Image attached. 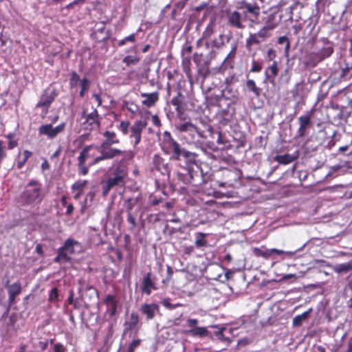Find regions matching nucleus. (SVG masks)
Segmentation results:
<instances>
[{
  "mask_svg": "<svg viewBox=\"0 0 352 352\" xmlns=\"http://www.w3.org/2000/svg\"><path fill=\"white\" fill-rule=\"evenodd\" d=\"M223 43V36L221 34L217 35L213 28L209 26L203 33L202 38H199V48L204 47L206 49V55L210 54L213 51L214 47L218 48ZM204 56V52L199 53V64L203 62L204 64L208 65V63L203 59ZM209 73L210 67L208 65L206 66V69L204 67L202 69H199V75L201 74L204 76V80L201 85V89L203 91L206 90L208 91V93H206L205 96V105L206 109H208V111H210L211 107H217L221 100L219 96L211 92L212 89L210 87L205 85L206 80L210 77Z\"/></svg>",
  "mask_w": 352,
  "mask_h": 352,
  "instance_id": "f257e3e1",
  "label": "nucleus"
},
{
  "mask_svg": "<svg viewBox=\"0 0 352 352\" xmlns=\"http://www.w3.org/2000/svg\"><path fill=\"white\" fill-rule=\"evenodd\" d=\"M199 172L202 182L201 189L204 193L211 195L215 193V188L233 187L241 177V171L238 168H222L214 175L211 168H208L206 163L199 161Z\"/></svg>",
  "mask_w": 352,
  "mask_h": 352,
  "instance_id": "f03ea898",
  "label": "nucleus"
},
{
  "mask_svg": "<svg viewBox=\"0 0 352 352\" xmlns=\"http://www.w3.org/2000/svg\"><path fill=\"white\" fill-rule=\"evenodd\" d=\"M103 136L104 140L98 147L100 155L94 159L91 165H95L101 161L111 160L120 155H123V161L133 159L134 154L132 151H122L111 147L113 144L120 143V139L114 131H106L104 132Z\"/></svg>",
  "mask_w": 352,
  "mask_h": 352,
  "instance_id": "7ed1b4c3",
  "label": "nucleus"
},
{
  "mask_svg": "<svg viewBox=\"0 0 352 352\" xmlns=\"http://www.w3.org/2000/svg\"><path fill=\"white\" fill-rule=\"evenodd\" d=\"M199 144L201 147H207L214 151L218 148L219 144H223L222 149H229L232 147L228 141L224 140L220 132L214 131L213 127L208 123L201 122L199 125Z\"/></svg>",
  "mask_w": 352,
  "mask_h": 352,
  "instance_id": "20e7f679",
  "label": "nucleus"
},
{
  "mask_svg": "<svg viewBox=\"0 0 352 352\" xmlns=\"http://www.w3.org/2000/svg\"><path fill=\"white\" fill-rule=\"evenodd\" d=\"M126 176L127 169L123 165L118 164L109 170L106 175V178L101 182L102 196L107 197L113 188L124 186Z\"/></svg>",
  "mask_w": 352,
  "mask_h": 352,
  "instance_id": "39448f33",
  "label": "nucleus"
},
{
  "mask_svg": "<svg viewBox=\"0 0 352 352\" xmlns=\"http://www.w3.org/2000/svg\"><path fill=\"white\" fill-rule=\"evenodd\" d=\"M45 192L41 184L35 180L30 181L20 195V201L23 205H38L41 203Z\"/></svg>",
  "mask_w": 352,
  "mask_h": 352,
  "instance_id": "423d86ee",
  "label": "nucleus"
},
{
  "mask_svg": "<svg viewBox=\"0 0 352 352\" xmlns=\"http://www.w3.org/2000/svg\"><path fill=\"white\" fill-rule=\"evenodd\" d=\"M333 52L334 49L332 43L327 41L322 47H318L314 51L306 52L304 56V65L307 67H315L320 63L330 57Z\"/></svg>",
  "mask_w": 352,
  "mask_h": 352,
  "instance_id": "0eeeda50",
  "label": "nucleus"
},
{
  "mask_svg": "<svg viewBox=\"0 0 352 352\" xmlns=\"http://www.w3.org/2000/svg\"><path fill=\"white\" fill-rule=\"evenodd\" d=\"M264 0H241L236 6L237 9H244V15L254 22L258 20L260 15V6L258 2L263 3Z\"/></svg>",
  "mask_w": 352,
  "mask_h": 352,
  "instance_id": "6e6552de",
  "label": "nucleus"
},
{
  "mask_svg": "<svg viewBox=\"0 0 352 352\" xmlns=\"http://www.w3.org/2000/svg\"><path fill=\"white\" fill-rule=\"evenodd\" d=\"M223 274V270L219 265L210 264L205 268L203 276L207 280H219L223 283L232 275V273L229 271Z\"/></svg>",
  "mask_w": 352,
  "mask_h": 352,
  "instance_id": "1a4fd4ad",
  "label": "nucleus"
},
{
  "mask_svg": "<svg viewBox=\"0 0 352 352\" xmlns=\"http://www.w3.org/2000/svg\"><path fill=\"white\" fill-rule=\"evenodd\" d=\"M58 93L55 89L47 88L42 94L39 101L36 104V108L42 107L43 109L44 115H45Z\"/></svg>",
  "mask_w": 352,
  "mask_h": 352,
  "instance_id": "9d476101",
  "label": "nucleus"
},
{
  "mask_svg": "<svg viewBox=\"0 0 352 352\" xmlns=\"http://www.w3.org/2000/svg\"><path fill=\"white\" fill-rule=\"evenodd\" d=\"M315 111V109L312 108L307 113L298 118L299 127L296 132L297 138H304L308 134V130L311 126V118Z\"/></svg>",
  "mask_w": 352,
  "mask_h": 352,
  "instance_id": "9b49d317",
  "label": "nucleus"
},
{
  "mask_svg": "<svg viewBox=\"0 0 352 352\" xmlns=\"http://www.w3.org/2000/svg\"><path fill=\"white\" fill-rule=\"evenodd\" d=\"M92 148V145L86 146L77 157L78 173L80 175H86L89 172V167L92 166L91 165L92 162L89 165L86 164L87 160L90 157L89 151Z\"/></svg>",
  "mask_w": 352,
  "mask_h": 352,
  "instance_id": "f8f14e48",
  "label": "nucleus"
},
{
  "mask_svg": "<svg viewBox=\"0 0 352 352\" xmlns=\"http://www.w3.org/2000/svg\"><path fill=\"white\" fill-rule=\"evenodd\" d=\"M65 127V122L60 123L56 127H53L52 124H43L38 127V133L47 136L49 139H54L64 131Z\"/></svg>",
  "mask_w": 352,
  "mask_h": 352,
  "instance_id": "ddd939ff",
  "label": "nucleus"
},
{
  "mask_svg": "<svg viewBox=\"0 0 352 352\" xmlns=\"http://www.w3.org/2000/svg\"><path fill=\"white\" fill-rule=\"evenodd\" d=\"M82 116L85 120L83 122L85 129L87 131H92L94 129H99L100 128V121L99 120V115L98 111L95 109L90 113L86 114L85 111H82Z\"/></svg>",
  "mask_w": 352,
  "mask_h": 352,
  "instance_id": "4468645a",
  "label": "nucleus"
},
{
  "mask_svg": "<svg viewBox=\"0 0 352 352\" xmlns=\"http://www.w3.org/2000/svg\"><path fill=\"white\" fill-rule=\"evenodd\" d=\"M164 143L167 144L168 151L173 153V157L177 160H180L181 156H192L190 152L181 149L179 144L172 139L170 134H168V140H164Z\"/></svg>",
  "mask_w": 352,
  "mask_h": 352,
  "instance_id": "2eb2a0df",
  "label": "nucleus"
},
{
  "mask_svg": "<svg viewBox=\"0 0 352 352\" xmlns=\"http://www.w3.org/2000/svg\"><path fill=\"white\" fill-rule=\"evenodd\" d=\"M252 253L256 257H262L264 259H269L272 254L282 255L285 253L283 250L276 248L267 249L265 245L254 247L252 248Z\"/></svg>",
  "mask_w": 352,
  "mask_h": 352,
  "instance_id": "dca6fc26",
  "label": "nucleus"
},
{
  "mask_svg": "<svg viewBox=\"0 0 352 352\" xmlns=\"http://www.w3.org/2000/svg\"><path fill=\"white\" fill-rule=\"evenodd\" d=\"M146 126V123L142 120H136L131 127L130 138L134 139V146H136L141 140L142 132Z\"/></svg>",
  "mask_w": 352,
  "mask_h": 352,
  "instance_id": "f3484780",
  "label": "nucleus"
},
{
  "mask_svg": "<svg viewBox=\"0 0 352 352\" xmlns=\"http://www.w3.org/2000/svg\"><path fill=\"white\" fill-rule=\"evenodd\" d=\"M59 249L65 253L66 255L70 256L71 254H74L80 252L81 245L78 241L69 238L65 241L63 246L60 247Z\"/></svg>",
  "mask_w": 352,
  "mask_h": 352,
  "instance_id": "a211bd4d",
  "label": "nucleus"
},
{
  "mask_svg": "<svg viewBox=\"0 0 352 352\" xmlns=\"http://www.w3.org/2000/svg\"><path fill=\"white\" fill-rule=\"evenodd\" d=\"M9 280L6 283V287L8 289V301L10 305L15 302V298L21 293V284L19 282H16L13 284H9Z\"/></svg>",
  "mask_w": 352,
  "mask_h": 352,
  "instance_id": "6ab92c4d",
  "label": "nucleus"
},
{
  "mask_svg": "<svg viewBox=\"0 0 352 352\" xmlns=\"http://www.w3.org/2000/svg\"><path fill=\"white\" fill-rule=\"evenodd\" d=\"M104 302L107 305V311L110 317H113L117 314L118 301L114 296L107 295L104 299Z\"/></svg>",
  "mask_w": 352,
  "mask_h": 352,
  "instance_id": "aec40b11",
  "label": "nucleus"
},
{
  "mask_svg": "<svg viewBox=\"0 0 352 352\" xmlns=\"http://www.w3.org/2000/svg\"><path fill=\"white\" fill-rule=\"evenodd\" d=\"M141 291L143 294L150 295L152 289H156L157 287L151 278V273L148 272L143 277L142 282L140 287Z\"/></svg>",
  "mask_w": 352,
  "mask_h": 352,
  "instance_id": "412c9836",
  "label": "nucleus"
},
{
  "mask_svg": "<svg viewBox=\"0 0 352 352\" xmlns=\"http://www.w3.org/2000/svg\"><path fill=\"white\" fill-rule=\"evenodd\" d=\"M279 68L276 60H274L272 64L269 65L265 70V78L271 83H273L278 74Z\"/></svg>",
  "mask_w": 352,
  "mask_h": 352,
  "instance_id": "4be33fe9",
  "label": "nucleus"
},
{
  "mask_svg": "<svg viewBox=\"0 0 352 352\" xmlns=\"http://www.w3.org/2000/svg\"><path fill=\"white\" fill-rule=\"evenodd\" d=\"M190 60L187 57L184 58L183 61H182L184 72H185V74L187 76V78L188 79L189 83L191 87V89L192 90V86H193L194 83H195L198 81V76H197V75H195V76L192 75L190 68Z\"/></svg>",
  "mask_w": 352,
  "mask_h": 352,
  "instance_id": "5701e85b",
  "label": "nucleus"
},
{
  "mask_svg": "<svg viewBox=\"0 0 352 352\" xmlns=\"http://www.w3.org/2000/svg\"><path fill=\"white\" fill-rule=\"evenodd\" d=\"M234 115V111L232 112L229 109L221 110L218 114V122L220 126H224L228 125L233 120Z\"/></svg>",
  "mask_w": 352,
  "mask_h": 352,
  "instance_id": "b1692460",
  "label": "nucleus"
},
{
  "mask_svg": "<svg viewBox=\"0 0 352 352\" xmlns=\"http://www.w3.org/2000/svg\"><path fill=\"white\" fill-rule=\"evenodd\" d=\"M140 96L144 98L142 103L146 107H151L155 105L159 99V94L157 91L153 93H141Z\"/></svg>",
  "mask_w": 352,
  "mask_h": 352,
  "instance_id": "393cba45",
  "label": "nucleus"
},
{
  "mask_svg": "<svg viewBox=\"0 0 352 352\" xmlns=\"http://www.w3.org/2000/svg\"><path fill=\"white\" fill-rule=\"evenodd\" d=\"M159 309V306L157 304H143L141 307V311L143 314L146 315L147 320H152L155 316L156 311Z\"/></svg>",
  "mask_w": 352,
  "mask_h": 352,
  "instance_id": "a878e982",
  "label": "nucleus"
},
{
  "mask_svg": "<svg viewBox=\"0 0 352 352\" xmlns=\"http://www.w3.org/2000/svg\"><path fill=\"white\" fill-rule=\"evenodd\" d=\"M228 21L231 26L236 28L238 29H243L245 28V25L242 23V17L241 14L238 11L232 12L229 17Z\"/></svg>",
  "mask_w": 352,
  "mask_h": 352,
  "instance_id": "bb28decb",
  "label": "nucleus"
},
{
  "mask_svg": "<svg viewBox=\"0 0 352 352\" xmlns=\"http://www.w3.org/2000/svg\"><path fill=\"white\" fill-rule=\"evenodd\" d=\"M297 158L298 155H294L289 153H286L284 155H277L274 157V160L275 162H278L280 164L287 165L293 162Z\"/></svg>",
  "mask_w": 352,
  "mask_h": 352,
  "instance_id": "cd10ccee",
  "label": "nucleus"
},
{
  "mask_svg": "<svg viewBox=\"0 0 352 352\" xmlns=\"http://www.w3.org/2000/svg\"><path fill=\"white\" fill-rule=\"evenodd\" d=\"M245 87L249 92L253 93L256 98L261 96L262 93V88L258 87L254 80H247L245 83Z\"/></svg>",
  "mask_w": 352,
  "mask_h": 352,
  "instance_id": "c85d7f7f",
  "label": "nucleus"
},
{
  "mask_svg": "<svg viewBox=\"0 0 352 352\" xmlns=\"http://www.w3.org/2000/svg\"><path fill=\"white\" fill-rule=\"evenodd\" d=\"M177 129L182 132H189L192 135H194V133L198 134L197 126L191 122L180 124L177 126Z\"/></svg>",
  "mask_w": 352,
  "mask_h": 352,
  "instance_id": "c756f323",
  "label": "nucleus"
},
{
  "mask_svg": "<svg viewBox=\"0 0 352 352\" xmlns=\"http://www.w3.org/2000/svg\"><path fill=\"white\" fill-rule=\"evenodd\" d=\"M263 40L258 36L257 34H250L248 38L246 39L245 47L247 50L250 51L252 50V46L254 45H258Z\"/></svg>",
  "mask_w": 352,
  "mask_h": 352,
  "instance_id": "7c9ffc66",
  "label": "nucleus"
},
{
  "mask_svg": "<svg viewBox=\"0 0 352 352\" xmlns=\"http://www.w3.org/2000/svg\"><path fill=\"white\" fill-rule=\"evenodd\" d=\"M311 311V309L303 312L301 314L296 316L293 318L292 324L294 327H300L302 325V322L307 319L309 317L310 312Z\"/></svg>",
  "mask_w": 352,
  "mask_h": 352,
  "instance_id": "2f4dec72",
  "label": "nucleus"
},
{
  "mask_svg": "<svg viewBox=\"0 0 352 352\" xmlns=\"http://www.w3.org/2000/svg\"><path fill=\"white\" fill-rule=\"evenodd\" d=\"M71 257L69 255H66L59 248L58 250V255L54 258V261L55 263H63L70 262Z\"/></svg>",
  "mask_w": 352,
  "mask_h": 352,
  "instance_id": "473e14b6",
  "label": "nucleus"
},
{
  "mask_svg": "<svg viewBox=\"0 0 352 352\" xmlns=\"http://www.w3.org/2000/svg\"><path fill=\"white\" fill-rule=\"evenodd\" d=\"M138 322H139V316H138V314H136L135 312L131 313L130 315V320L127 323L129 329L130 330L135 329L137 327Z\"/></svg>",
  "mask_w": 352,
  "mask_h": 352,
  "instance_id": "72a5a7b5",
  "label": "nucleus"
},
{
  "mask_svg": "<svg viewBox=\"0 0 352 352\" xmlns=\"http://www.w3.org/2000/svg\"><path fill=\"white\" fill-rule=\"evenodd\" d=\"M160 303L162 305H163L165 308L173 310L178 307L182 306L179 303L176 304H171L170 303V299L168 298H165L161 300Z\"/></svg>",
  "mask_w": 352,
  "mask_h": 352,
  "instance_id": "f704fd0d",
  "label": "nucleus"
},
{
  "mask_svg": "<svg viewBox=\"0 0 352 352\" xmlns=\"http://www.w3.org/2000/svg\"><path fill=\"white\" fill-rule=\"evenodd\" d=\"M197 320L196 319H189V320H188L187 323H186L187 327H190V328L194 327V329H192L188 331V332L193 336L198 335V329L195 328L197 326Z\"/></svg>",
  "mask_w": 352,
  "mask_h": 352,
  "instance_id": "c9c22d12",
  "label": "nucleus"
},
{
  "mask_svg": "<svg viewBox=\"0 0 352 352\" xmlns=\"http://www.w3.org/2000/svg\"><path fill=\"white\" fill-rule=\"evenodd\" d=\"M278 44L285 43V56H288L289 51V48H290V41L288 39V38L285 36H282L278 37Z\"/></svg>",
  "mask_w": 352,
  "mask_h": 352,
  "instance_id": "e433bc0d",
  "label": "nucleus"
},
{
  "mask_svg": "<svg viewBox=\"0 0 352 352\" xmlns=\"http://www.w3.org/2000/svg\"><path fill=\"white\" fill-rule=\"evenodd\" d=\"M138 202V198L133 199L131 198H129L124 200V207L126 210V212H132V210L134 206Z\"/></svg>",
  "mask_w": 352,
  "mask_h": 352,
  "instance_id": "4c0bfd02",
  "label": "nucleus"
},
{
  "mask_svg": "<svg viewBox=\"0 0 352 352\" xmlns=\"http://www.w3.org/2000/svg\"><path fill=\"white\" fill-rule=\"evenodd\" d=\"M122 61L129 66L137 64L140 61V58L136 56H126L123 58Z\"/></svg>",
  "mask_w": 352,
  "mask_h": 352,
  "instance_id": "58836bf2",
  "label": "nucleus"
},
{
  "mask_svg": "<svg viewBox=\"0 0 352 352\" xmlns=\"http://www.w3.org/2000/svg\"><path fill=\"white\" fill-rule=\"evenodd\" d=\"M87 180H78L72 186L73 190H80L83 192L84 188L87 184Z\"/></svg>",
  "mask_w": 352,
  "mask_h": 352,
  "instance_id": "ea45409f",
  "label": "nucleus"
},
{
  "mask_svg": "<svg viewBox=\"0 0 352 352\" xmlns=\"http://www.w3.org/2000/svg\"><path fill=\"white\" fill-rule=\"evenodd\" d=\"M81 90L80 91V96L83 97L85 96V91H87L89 88V80L85 78L80 80Z\"/></svg>",
  "mask_w": 352,
  "mask_h": 352,
  "instance_id": "a19ab883",
  "label": "nucleus"
},
{
  "mask_svg": "<svg viewBox=\"0 0 352 352\" xmlns=\"http://www.w3.org/2000/svg\"><path fill=\"white\" fill-rule=\"evenodd\" d=\"M352 270V261L342 263L339 265L337 272H348Z\"/></svg>",
  "mask_w": 352,
  "mask_h": 352,
  "instance_id": "79ce46f5",
  "label": "nucleus"
},
{
  "mask_svg": "<svg viewBox=\"0 0 352 352\" xmlns=\"http://www.w3.org/2000/svg\"><path fill=\"white\" fill-rule=\"evenodd\" d=\"M262 63L256 61L255 59H253L252 61V67L250 72L252 73H258L262 70Z\"/></svg>",
  "mask_w": 352,
  "mask_h": 352,
  "instance_id": "37998d69",
  "label": "nucleus"
},
{
  "mask_svg": "<svg viewBox=\"0 0 352 352\" xmlns=\"http://www.w3.org/2000/svg\"><path fill=\"white\" fill-rule=\"evenodd\" d=\"M79 81H80V76H78V74L76 72H73L71 74V77L69 79L70 87H76L78 85Z\"/></svg>",
  "mask_w": 352,
  "mask_h": 352,
  "instance_id": "c03bdc74",
  "label": "nucleus"
},
{
  "mask_svg": "<svg viewBox=\"0 0 352 352\" xmlns=\"http://www.w3.org/2000/svg\"><path fill=\"white\" fill-rule=\"evenodd\" d=\"M127 42L135 43V34H131L118 42L119 46L124 45Z\"/></svg>",
  "mask_w": 352,
  "mask_h": 352,
  "instance_id": "a18cd8bd",
  "label": "nucleus"
},
{
  "mask_svg": "<svg viewBox=\"0 0 352 352\" xmlns=\"http://www.w3.org/2000/svg\"><path fill=\"white\" fill-rule=\"evenodd\" d=\"M129 121H122L118 128L124 135H126L129 132Z\"/></svg>",
  "mask_w": 352,
  "mask_h": 352,
  "instance_id": "49530a36",
  "label": "nucleus"
},
{
  "mask_svg": "<svg viewBox=\"0 0 352 352\" xmlns=\"http://www.w3.org/2000/svg\"><path fill=\"white\" fill-rule=\"evenodd\" d=\"M127 221L131 224L130 230L133 231L137 226V223L132 212H127Z\"/></svg>",
  "mask_w": 352,
  "mask_h": 352,
  "instance_id": "de8ad7c7",
  "label": "nucleus"
},
{
  "mask_svg": "<svg viewBox=\"0 0 352 352\" xmlns=\"http://www.w3.org/2000/svg\"><path fill=\"white\" fill-rule=\"evenodd\" d=\"M209 236L210 235L208 234H204L202 232H199V247L210 245L208 243V241L206 239V238Z\"/></svg>",
  "mask_w": 352,
  "mask_h": 352,
  "instance_id": "09e8293b",
  "label": "nucleus"
},
{
  "mask_svg": "<svg viewBox=\"0 0 352 352\" xmlns=\"http://www.w3.org/2000/svg\"><path fill=\"white\" fill-rule=\"evenodd\" d=\"M256 34L263 40V41L270 36L269 30L265 26H263Z\"/></svg>",
  "mask_w": 352,
  "mask_h": 352,
  "instance_id": "8fccbe9b",
  "label": "nucleus"
},
{
  "mask_svg": "<svg viewBox=\"0 0 352 352\" xmlns=\"http://www.w3.org/2000/svg\"><path fill=\"white\" fill-rule=\"evenodd\" d=\"M58 289L56 287H54L51 289L49 294V300L50 302H54L58 300Z\"/></svg>",
  "mask_w": 352,
  "mask_h": 352,
  "instance_id": "3c124183",
  "label": "nucleus"
},
{
  "mask_svg": "<svg viewBox=\"0 0 352 352\" xmlns=\"http://www.w3.org/2000/svg\"><path fill=\"white\" fill-rule=\"evenodd\" d=\"M267 58L269 62L275 60L276 57V52L273 48H270L267 51Z\"/></svg>",
  "mask_w": 352,
  "mask_h": 352,
  "instance_id": "603ef678",
  "label": "nucleus"
},
{
  "mask_svg": "<svg viewBox=\"0 0 352 352\" xmlns=\"http://www.w3.org/2000/svg\"><path fill=\"white\" fill-rule=\"evenodd\" d=\"M140 340H133L129 345L127 352H134L135 349L140 344Z\"/></svg>",
  "mask_w": 352,
  "mask_h": 352,
  "instance_id": "864d4df0",
  "label": "nucleus"
},
{
  "mask_svg": "<svg viewBox=\"0 0 352 352\" xmlns=\"http://www.w3.org/2000/svg\"><path fill=\"white\" fill-rule=\"evenodd\" d=\"M179 96H180V94H179L178 96L174 97L171 100V103L174 107H175V109L177 111H179L180 104L182 103Z\"/></svg>",
  "mask_w": 352,
  "mask_h": 352,
  "instance_id": "5fc2aeb1",
  "label": "nucleus"
},
{
  "mask_svg": "<svg viewBox=\"0 0 352 352\" xmlns=\"http://www.w3.org/2000/svg\"><path fill=\"white\" fill-rule=\"evenodd\" d=\"M245 144H246L245 137L244 135H241L239 138V140L236 142V147L238 148L244 147L245 146Z\"/></svg>",
  "mask_w": 352,
  "mask_h": 352,
  "instance_id": "6e6d98bb",
  "label": "nucleus"
},
{
  "mask_svg": "<svg viewBox=\"0 0 352 352\" xmlns=\"http://www.w3.org/2000/svg\"><path fill=\"white\" fill-rule=\"evenodd\" d=\"M236 47H234L232 50L230 52V53L228 54L227 57L225 59V61H233L234 57H235V54H236Z\"/></svg>",
  "mask_w": 352,
  "mask_h": 352,
  "instance_id": "4d7b16f0",
  "label": "nucleus"
},
{
  "mask_svg": "<svg viewBox=\"0 0 352 352\" xmlns=\"http://www.w3.org/2000/svg\"><path fill=\"white\" fill-rule=\"evenodd\" d=\"M40 2H42V0H39ZM64 0H45L43 2L48 6L56 5L61 2H63Z\"/></svg>",
  "mask_w": 352,
  "mask_h": 352,
  "instance_id": "13d9d810",
  "label": "nucleus"
},
{
  "mask_svg": "<svg viewBox=\"0 0 352 352\" xmlns=\"http://www.w3.org/2000/svg\"><path fill=\"white\" fill-rule=\"evenodd\" d=\"M54 352H65V348L64 346L60 343H56L54 345Z\"/></svg>",
  "mask_w": 352,
  "mask_h": 352,
  "instance_id": "bf43d9fd",
  "label": "nucleus"
},
{
  "mask_svg": "<svg viewBox=\"0 0 352 352\" xmlns=\"http://www.w3.org/2000/svg\"><path fill=\"white\" fill-rule=\"evenodd\" d=\"M191 155L192 156H189V157H184V158L186 159V160L190 163V164H196V157H197V155L195 154V153H191Z\"/></svg>",
  "mask_w": 352,
  "mask_h": 352,
  "instance_id": "052dcab7",
  "label": "nucleus"
},
{
  "mask_svg": "<svg viewBox=\"0 0 352 352\" xmlns=\"http://www.w3.org/2000/svg\"><path fill=\"white\" fill-rule=\"evenodd\" d=\"M308 20L309 21V26H311V31L315 28L316 24L318 23V19H314V18L311 16V17H309Z\"/></svg>",
  "mask_w": 352,
  "mask_h": 352,
  "instance_id": "680f3d73",
  "label": "nucleus"
},
{
  "mask_svg": "<svg viewBox=\"0 0 352 352\" xmlns=\"http://www.w3.org/2000/svg\"><path fill=\"white\" fill-rule=\"evenodd\" d=\"M47 341H40L38 343V347L42 351H44L47 348Z\"/></svg>",
  "mask_w": 352,
  "mask_h": 352,
  "instance_id": "e2e57ef3",
  "label": "nucleus"
},
{
  "mask_svg": "<svg viewBox=\"0 0 352 352\" xmlns=\"http://www.w3.org/2000/svg\"><path fill=\"white\" fill-rule=\"evenodd\" d=\"M269 31L274 30L277 26L276 23L267 22L264 25Z\"/></svg>",
  "mask_w": 352,
  "mask_h": 352,
  "instance_id": "0e129e2a",
  "label": "nucleus"
},
{
  "mask_svg": "<svg viewBox=\"0 0 352 352\" xmlns=\"http://www.w3.org/2000/svg\"><path fill=\"white\" fill-rule=\"evenodd\" d=\"M92 97L95 99V100L98 103V107H100L102 105V99L100 97V95L98 94H94Z\"/></svg>",
  "mask_w": 352,
  "mask_h": 352,
  "instance_id": "69168bd1",
  "label": "nucleus"
},
{
  "mask_svg": "<svg viewBox=\"0 0 352 352\" xmlns=\"http://www.w3.org/2000/svg\"><path fill=\"white\" fill-rule=\"evenodd\" d=\"M226 329L225 328H222L221 330H219L217 331L215 333H216V336L217 337L221 340H225L226 339L224 338V336H223V331L225 330Z\"/></svg>",
  "mask_w": 352,
  "mask_h": 352,
  "instance_id": "338daca9",
  "label": "nucleus"
},
{
  "mask_svg": "<svg viewBox=\"0 0 352 352\" xmlns=\"http://www.w3.org/2000/svg\"><path fill=\"white\" fill-rule=\"evenodd\" d=\"M345 352H352V337L349 340L347 349Z\"/></svg>",
  "mask_w": 352,
  "mask_h": 352,
  "instance_id": "774afa93",
  "label": "nucleus"
}]
</instances>
